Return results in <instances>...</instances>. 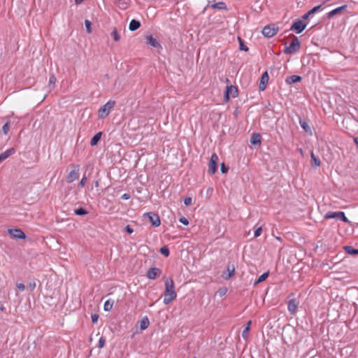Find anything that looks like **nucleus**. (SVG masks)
<instances>
[{"label": "nucleus", "mask_w": 358, "mask_h": 358, "mask_svg": "<svg viewBox=\"0 0 358 358\" xmlns=\"http://www.w3.org/2000/svg\"><path fill=\"white\" fill-rule=\"evenodd\" d=\"M301 43L296 36H294L291 43L284 50V53L287 55L294 54L299 50Z\"/></svg>", "instance_id": "f257e3e1"}, {"label": "nucleus", "mask_w": 358, "mask_h": 358, "mask_svg": "<svg viewBox=\"0 0 358 358\" xmlns=\"http://www.w3.org/2000/svg\"><path fill=\"white\" fill-rule=\"evenodd\" d=\"M115 105V101L110 100L99 110V118H104L109 115Z\"/></svg>", "instance_id": "f03ea898"}, {"label": "nucleus", "mask_w": 358, "mask_h": 358, "mask_svg": "<svg viewBox=\"0 0 358 358\" xmlns=\"http://www.w3.org/2000/svg\"><path fill=\"white\" fill-rule=\"evenodd\" d=\"M324 219H336L342 220L345 223H349L350 221L345 217V213L342 211L331 212L329 211L324 215Z\"/></svg>", "instance_id": "7ed1b4c3"}, {"label": "nucleus", "mask_w": 358, "mask_h": 358, "mask_svg": "<svg viewBox=\"0 0 358 358\" xmlns=\"http://www.w3.org/2000/svg\"><path fill=\"white\" fill-rule=\"evenodd\" d=\"M287 299L288 310L291 315H294L300 303V301L299 299L294 298L293 294L289 295Z\"/></svg>", "instance_id": "20e7f679"}, {"label": "nucleus", "mask_w": 358, "mask_h": 358, "mask_svg": "<svg viewBox=\"0 0 358 358\" xmlns=\"http://www.w3.org/2000/svg\"><path fill=\"white\" fill-rule=\"evenodd\" d=\"M218 161V156L215 153L212 154L208 164V172L210 174H214L217 171Z\"/></svg>", "instance_id": "39448f33"}, {"label": "nucleus", "mask_w": 358, "mask_h": 358, "mask_svg": "<svg viewBox=\"0 0 358 358\" xmlns=\"http://www.w3.org/2000/svg\"><path fill=\"white\" fill-rule=\"evenodd\" d=\"M306 27V23H304L302 20H297L292 24L290 29L293 31H295L296 34H301Z\"/></svg>", "instance_id": "423d86ee"}, {"label": "nucleus", "mask_w": 358, "mask_h": 358, "mask_svg": "<svg viewBox=\"0 0 358 358\" xmlns=\"http://www.w3.org/2000/svg\"><path fill=\"white\" fill-rule=\"evenodd\" d=\"M79 178V166H75L73 170L69 172L66 176V182L71 183Z\"/></svg>", "instance_id": "0eeeda50"}, {"label": "nucleus", "mask_w": 358, "mask_h": 358, "mask_svg": "<svg viewBox=\"0 0 358 358\" xmlns=\"http://www.w3.org/2000/svg\"><path fill=\"white\" fill-rule=\"evenodd\" d=\"M148 218L150 222H151L153 227H159L161 224L159 217L157 214L150 212L145 214Z\"/></svg>", "instance_id": "6e6552de"}, {"label": "nucleus", "mask_w": 358, "mask_h": 358, "mask_svg": "<svg viewBox=\"0 0 358 358\" xmlns=\"http://www.w3.org/2000/svg\"><path fill=\"white\" fill-rule=\"evenodd\" d=\"M8 232L13 238L24 239L26 237L24 233L20 229H10Z\"/></svg>", "instance_id": "1a4fd4ad"}, {"label": "nucleus", "mask_w": 358, "mask_h": 358, "mask_svg": "<svg viewBox=\"0 0 358 358\" xmlns=\"http://www.w3.org/2000/svg\"><path fill=\"white\" fill-rule=\"evenodd\" d=\"M162 273V270L157 267L150 268L147 271V277L149 279L154 280L159 276Z\"/></svg>", "instance_id": "9d476101"}, {"label": "nucleus", "mask_w": 358, "mask_h": 358, "mask_svg": "<svg viewBox=\"0 0 358 358\" xmlns=\"http://www.w3.org/2000/svg\"><path fill=\"white\" fill-rule=\"evenodd\" d=\"M262 34L267 37L271 38L273 36L277 33V29L274 27V26H265L262 29Z\"/></svg>", "instance_id": "9b49d317"}, {"label": "nucleus", "mask_w": 358, "mask_h": 358, "mask_svg": "<svg viewBox=\"0 0 358 358\" xmlns=\"http://www.w3.org/2000/svg\"><path fill=\"white\" fill-rule=\"evenodd\" d=\"M268 79H269L268 74L267 71H265L264 73H263V74L261 76V79H260V82H259V88L260 91H264L266 89V85L268 82Z\"/></svg>", "instance_id": "f8f14e48"}, {"label": "nucleus", "mask_w": 358, "mask_h": 358, "mask_svg": "<svg viewBox=\"0 0 358 358\" xmlns=\"http://www.w3.org/2000/svg\"><path fill=\"white\" fill-rule=\"evenodd\" d=\"M146 38V43L155 48H162V45L158 42V41L152 35H148L145 37Z\"/></svg>", "instance_id": "ddd939ff"}, {"label": "nucleus", "mask_w": 358, "mask_h": 358, "mask_svg": "<svg viewBox=\"0 0 358 358\" xmlns=\"http://www.w3.org/2000/svg\"><path fill=\"white\" fill-rule=\"evenodd\" d=\"M230 94L232 97H236L238 95V90L236 87L232 85L227 87L225 95V99L227 100H229Z\"/></svg>", "instance_id": "4468645a"}, {"label": "nucleus", "mask_w": 358, "mask_h": 358, "mask_svg": "<svg viewBox=\"0 0 358 358\" xmlns=\"http://www.w3.org/2000/svg\"><path fill=\"white\" fill-rule=\"evenodd\" d=\"M177 297L176 292H164V303L165 304H169Z\"/></svg>", "instance_id": "2eb2a0df"}, {"label": "nucleus", "mask_w": 358, "mask_h": 358, "mask_svg": "<svg viewBox=\"0 0 358 358\" xmlns=\"http://www.w3.org/2000/svg\"><path fill=\"white\" fill-rule=\"evenodd\" d=\"M348 6L347 5H343L340 7H338L334 10H332L331 11H330L329 13H328L327 14V17L329 19H331V17H333L334 15H337V14H339L341 13L342 11L343 10H345L346 8H347Z\"/></svg>", "instance_id": "dca6fc26"}, {"label": "nucleus", "mask_w": 358, "mask_h": 358, "mask_svg": "<svg viewBox=\"0 0 358 358\" xmlns=\"http://www.w3.org/2000/svg\"><path fill=\"white\" fill-rule=\"evenodd\" d=\"M261 135L258 133H254L252 134L250 138V143L252 145H261Z\"/></svg>", "instance_id": "f3484780"}, {"label": "nucleus", "mask_w": 358, "mask_h": 358, "mask_svg": "<svg viewBox=\"0 0 358 358\" xmlns=\"http://www.w3.org/2000/svg\"><path fill=\"white\" fill-rule=\"evenodd\" d=\"M15 152V150L14 148H10L0 154V162H3V160L6 159L8 157L13 155Z\"/></svg>", "instance_id": "a211bd4d"}, {"label": "nucleus", "mask_w": 358, "mask_h": 358, "mask_svg": "<svg viewBox=\"0 0 358 358\" xmlns=\"http://www.w3.org/2000/svg\"><path fill=\"white\" fill-rule=\"evenodd\" d=\"M301 79L302 78L301 76H296V75H293V76H289L287 78L286 83L289 85H292L293 83L301 81Z\"/></svg>", "instance_id": "6ab92c4d"}, {"label": "nucleus", "mask_w": 358, "mask_h": 358, "mask_svg": "<svg viewBox=\"0 0 358 358\" xmlns=\"http://www.w3.org/2000/svg\"><path fill=\"white\" fill-rule=\"evenodd\" d=\"M141 27V22L136 20H131L129 23V29L130 31H134L137 30Z\"/></svg>", "instance_id": "aec40b11"}, {"label": "nucleus", "mask_w": 358, "mask_h": 358, "mask_svg": "<svg viewBox=\"0 0 358 358\" xmlns=\"http://www.w3.org/2000/svg\"><path fill=\"white\" fill-rule=\"evenodd\" d=\"M299 124L301 128L308 133L311 134V129L308 125V122L306 120L299 118Z\"/></svg>", "instance_id": "412c9836"}, {"label": "nucleus", "mask_w": 358, "mask_h": 358, "mask_svg": "<svg viewBox=\"0 0 358 358\" xmlns=\"http://www.w3.org/2000/svg\"><path fill=\"white\" fill-rule=\"evenodd\" d=\"M311 159H310V164L312 166L315 167H319L320 166L321 162L319 158H317L313 153V152H311Z\"/></svg>", "instance_id": "4be33fe9"}, {"label": "nucleus", "mask_w": 358, "mask_h": 358, "mask_svg": "<svg viewBox=\"0 0 358 358\" xmlns=\"http://www.w3.org/2000/svg\"><path fill=\"white\" fill-rule=\"evenodd\" d=\"M210 7L212 8H217L219 10H227L226 3L223 1L213 3L210 6Z\"/></svg>", "instance_id": "5701e85b"}, {"label": "nucleus", "mask_w": 358, "mask_h": 358, "mask_svg": "<svg viewBox=\"0 0 358 358\" xmlns=\"http://www.w3.org/2000/svg\"><path fill=\"white\" fill-rule=\"evenodd\" d=\"M165 291H174V282L172 279L166 278L165 280Z\"/></svg>", "instance_id": "b1692460"}, {"label": "nucleus", "mask_w": 358, "mask_h": 358, "mask_svg": "<svg viewBox=\"0 0 358 358\" xmlns=\"http://www.w3.org/2000/svg\"><path fill=\"white\" fill-rule=\"evenodd\" d=\"M101 132H98L97 134H96L91 139L90 141V145L92 146H94L96 145L98 142L100 141L101 139Z\"/></svg>", "instance_id": "393cba45"}, {"label": "nucleus", "mask_w": 358, "mask_h": 358, "mask_svg": "<svg viewBox=\"0 0 358 358\" xmlns=\"http://www.w3.org/2000/svg\"><path fill=\"white\" fill-rule=\"evenodd\" d=\"M149 324H150V322H149L148 318L147 317H143L140 321V328H141V330L146 329L148 327Z\"/></svg>", "instance_id": "a878e982"}, {"label": "nucleus", "mask_w": 358, "mask_h": 358, "mask_svg": "<svg viewBox=\"0 0 358 358\" xmlns=\"http://www.w3.org/2000/svg\"><path fill=\"white\" fill-rule=\"evenodd\" d=\"M114 301L111 299H108L105 301L103 305V309L105 311H110L113 306Z\"/></svg>", "instance_id": "bb28decb"}, {"label": "nucleus", "mask_w": 358, "mask_h": 358, "mask_svg": "<svg viewBox=\"0 0 358 358\" xmlns=\"http://www.w3.org/2000/svg\"><path fill=\"white\" fill-rule=\"evenodd\" d=\"M251 324H252V322L251 321H248V323H247L246 327H245V329L243 330V331L242 333V336L245 340L248 339V334H249V331H250V328Z\"/></svg>", "instance_id": "cd10ccee"}, {"label": "nucleus", "mask_w": 358, "mask_h": 358, "mask_svg": "<svg viewBox=\"0 0 358 358\" xmlns=\"http://www.w3.org/2000/svg\"><path fill=\"white\" fill-rule=\"evenodd\" d=\"M268 272H265L264 273H262L259 278L258 279L255 280V282H254V285H257L259 282H262L263 281H264L268 276Z\"/></svg>", "instance_id": "c85d7f7f"}, {"label": "nucleus", "mask_w": 358, "mask_h": 358, "mask_svg": "<svg viewBox=\"0 0 358 358\" xmlns=\"http://www.w3.org/2000/svg\"><path fill=\"white\" fill-rule=\"evenodd\" d=\"M344 248L345 252L349 255H358V249H355L350 245L345 246Z\"/></svg>", "instance_id": "c756f323"}, {"label": "nucleus", "mask_w": 358, "mask_h": 358, "mask_svg": "<svg viewBox=\"0 0 358 358\" xmlns=\"http://www.w3.org/2000/svg\"><path fill=\"white\" fill-rule=\"evenodd\" d=\"M227 275H224V278L228 279L234 274V272H235L234 266H232L231 268H230V266H228L227 269Z\"/></svg>", "instance_id": "7c9ffc66"}, {"label": "nucleus", "mask_w": 358, "mask_h": 358, "mask_svg": "<svg viewBox=\"0 0 358 358\" xmlns=\"http://www.w3.org/2000/svg\"><path fill=\"white\" fill-rule=\"evenodd\" d=\"M160 252L162 255H164L166 257H169L170 255L169 249L166 245H164L160 248Z\"/></svg>", "instance_id": "2f4dec72"}, {"label": "nucleus", "mask_w": 358, "mask_h": 358, "mask_svg": "<svg viewBox=\"0 0 358 358\" xmlns=\"http://www.w3.org/2000/svg\"><path fill=\"white\" fill-rule=\"evenodd\" d=\"M56 81H57L56 77L54 75L50 76V79H49L50 90H52L54 88Z\"/></svg>", "instance_id": "473e14b6"}, {"label": "nucleus", "mask_w": 358, "mask_h": 358, "mask_svg": "<svg viewBox=\"0 0 358 358\" xmlns=\"http://www.w3.org/2000/svg\"><path fill=\"white\" fill-rule=\"evenodd\" d=\"M10 121L6 122L4 125L2 127V133L4 135H7L8 134L9 129H10Z\"/></svg>", "instance_id": "72a5a7b5"}, {"label": "nucleus", "mask_w": 358, "mask_h": 358, "mask_svg": "<svg viewBox=\"0 0 358 358\" xmlns=\"http://www.w3.org/2000/svg\"><path fill=\"white\" fill-rule=\"evenodd\" d=\"M75 214L77 215H84L87 214V211L83 208H80L75 210Z\"/></svg>", "instance_id": "f704fd0d"}, {"label": "nucleus", "mask_w": 358, "mask_h": 358, "mask_svg": "<svg viewBox=\"0 0 358 358\" xmlns=\"http://www.w3.org/2000/svg\"><path fill=\"white\" fill-rule=\"evenodd\" d=\"M111 35L113 36V38L115 41H118L120 39V36L119 34L117 33L116 28L113 29V30L111 33Z\"/></svg>", "instance_id": "c9c22d12"}, {"label": "nucleus", "mask_w": 358, "mask_h": 358, "mask_svg": "<svg viewBox=\"0 0 358 358\" xmlns=\"http://www.w3.org/2000/svg\"><path fill=\"white\" fill-rule=\"evenodd\" d=\"M322 5H319V6H315L314 8H313L311 10H310L308 11V14L310 15L315 13L316 12H317L321 8H322Z\"/></svg>", "instance_id": "e433bc0d"}, {"label": "nucleus", "mask_w": 358, "mask_h": 358, "mask_svg": "<svg viewBox=\"0 0 358 358\" xmlns=\"http://www.w3.org/2000/svg\"><path fill=\"white\" fill-rule=\"evenodd\" d=\"M85 27H86V30H87V33H91L92 32V29H91V22L88 20H85Z\"/></svg>", "instance_id": "4c0bfd02"}, {"label": "nucleus", "mask_w": 358, "mask_h": 358, "mask_svg": "<svg viewBox=\"0 0 358 358\" xmlns=\"http://www.w3.org/2000/svg\"><path fill=\"white\" fill-rule=\"evenodd\" d=\"M105 343H106V339L104 337L101 336L99 340V343H98L99 348H103L105 346Z\"/></svg>", "instance_id": "58836bf2"}, {"label": "nucleus", "mask_w": 358, "mask_h": 358, "mask_svg": "<svg viewBox=\"0 0 358 358\" xmlns=\"http://www.w3.org/2000/svg\"><path fill=\"white\" fill-rule=\"evenodd\" d=\"M238 39L240 41V50H244V51H248V47L243 44L242 40L240 38H238Z\"/></svg>", "instance_id": "ea45409f"}, {"label": "nucleus", "mask_w": 358, "mask_h": 358, "mask_svg": "<svg viewBox=\"0 0 358 358\" xmlns=\"http://www.w3.org/2000/svg\"><path fill=\"white\" fill-rule=\"evenodd\" d=\"M192 203V199L191 197H186L184 199V204L185 206H190Z\"/></svg>", "instance_id": "a19ab883"}, {"label": "nucleus", "mask_w": 358, "mask_h": 358, "mask_svg": "<svg viewBox=\"0 0 358 358\" xmlns=\"http://www.w3.org/2000/svg\"><path fill=\"white\" fill-rule=\"evenodd\" d=\"M262 232V227H259L257 229H256V230L255 231V233H254L255 237L259 236L261 235Z\"/></svg>", "instance_id": "79ce46f5"}, {"label": "nucleus", "mask_w": 358, "mask_h": 358, "mask_svg": "<svg viewBox=\"0 0 358 358\" xmlns=\"http://www.w3.org/2000/svg\"><path fill=\"white\" fill-rule=\"evenodd\" d=\"M179 222L185 225H188L189 224V221L185 217H181L180 219H179Z\"/></svg>", "instance_id": "37998d69"}, {"label": "nucleus", "mask_w": 358, "mask_h": 358, "mask_svg": "<svg viewBox=\"0 0 358 358\" xmlns=\"http://www.w3.org/2000/svg\"><path fill=\"white\" fill-rule=\"evenodd\" d=\"M86 181H87V178H86L85 176H84V177L81 179V180L80 181V182H79V184H78V186H79V187H83V186L85 185Z\"/></svg>", "instance_id": "c03bdc74"}, {"label": "nucleus", "mask_w": 358, "mask_h": 358, "mask_svg": "<svg viewBox=\"0 0 358 358\" xmlns=\"http://www.w3.org/2000/svg\"><path fill=\"white\" fill-rule=\"evenodd\" d=\"M92 323L95 324L97 322L99 319V315L97 314H94L91 317Z\"/></svg>", "instance_id": "a18cd8bd"}, {"label": "nucleus", "mask_w": 358, "mask_h": 358, "mask_svg": "<svg viewBox=\"0 0 358 358\" xmlns=\"http://www.w3.org/2000/svg\"><path fill=\"white\" fill-rule=\"evenodd\" d=\"M36 282L35 281H32V282H30L29 283V288L31 289V290H34L35 288H36Z\"/></svg>", "instance_id": "49530a36"}, {"label": "nucleus", "mask_w": 358, "mask_h": 358, "mask_svg": "<svg viewBox=\"0 0 358 358\" xmlns=\"http://www.w3.org/2000/svg\"><path fill=\"white\" fill-rule=\"evenodd\" d=\"M221 171L222 173H225L228 171V167L224 165V164H221Z\"/></svg>", "instance_id": "de8ad7c7"}, {"label": "nucleus", "mask_w": 358, "mask_h": 358, "mask_svg": "<svg viewBox=\"0 0 358 358\" xmlns=\"http://www.w3.org/2000/svg\"><path fill=\"white\" fill-rule=\"evenodd\" d=\"M125 231L128 233V234H132L134 232V229H132V227H131L129 225H127L125 227Z\"/></svg>", "instance_id": "09e8293b"}, {"label": "nucleus", "mask_w": 358, "mask_h": 358, "mask_svg": "<svg viewBox=\"0 0 358 358\" xmlns=\"http://www.w3.org/2000/svg\"><path fill=\"white\" fill-rule=\"evenodd\" d=\"M121 199L123 200H128L129 199H130V194L128 193L123 194L121 196Z\"/></svg>", "instance_id": "8fccbe9b"}, {"label": "nucleus", "mask_w": 358, "mask_h": 358, "mask_svg": "<svg viewBox=\"0 0 358 358\" xmlns=\"http://www.w3.org/2000/svg\"><path fill=\"white\" fill-rule=\"evenodd\" d=\"M17 287L20 291H23L25 289V285L23 283H17Z\"/></svg>", "instance_id": "3c124183"}, {"label": "nucleus", "mask_w": 358, "mask_h": 358, "mask_svg": "<svg viewBox=\"0 0 358 358\" xmlns=\"http://www.w3.org/2000/svg\"><path fill=\"white\" fill-rule=\"evenodd\" d=\"M309 16L310 15L308 14V12H307L306 13H305L303 16H302V19L303 20H308L309 18Z\"/></svg>", "instance_id": "603ef678"}, {"label": "nucleus", "mask_w": 358, "mask_h": 358, "mask_svg": "<svg viewBox=\"0 0 358 358\" xmlns=\"http://www.w3.org/2000/svg\"><path fill=\"white\" fill-rule=\"evenodd\" d=\"M354 142H355V143L356 146H357V148H358V136H357V137H355V138H354Z\"/></svg>", "instance_id": "864d4df0"}, {"label": "nucleus", "mask_w": 358, "mask_h": 358, "mask_svg": "<svg viewBox=\"0 0 358 358\" xmlns=\"http://www.w3.org/2000/svg\"><path fill=\"white\" fill-rule=\"evenodd\" d=\"M82 1L83 0H75L76 4H80Z\"/></svg>", "instance_id": "5fc2aeb1"}, {"label": "nucleus", "mask_w": 358, "mask_h": 358, "mask_svg": "<svg viewBox=\"0 0 358 358\" xmlns=\"http://www.w3.org/2000/svg\"><path fill=\"white\" fill-rule=\"evenodd\" d=\"M0 309H1V310H2V311H3V310H4V308H3V307H1V308H0Z\"/></svg>", "instance_id": "6e6d98bb"}, {"label": "nucleus", "mask_w": 358, "mask_h": 358, "mask_svg": "<svg viewBox=\"0 0 358 358\" xmlns=\"http://www.w3.org/2000/svg\"><path fill=\"white\" fill-rule=\"evenodd\" d=\"M299 150V152H300L301 153H302V149H301V148H300Z\"/></svg>", "instance_id": "4d7b16f0"}, {"label": "nucleus", "mask_w": 358, "mask_h": 358, "mask_svg": "<svg viewBox=\"0 0 358 358\" xmlns=\"http://www.w3.org/2000/svg\"><path fill=\"white\" fill-rule=\"evenodd\" d=\"M194 358H196V357H194Z\"/></svg>", "instance_id": "13d9d810"}]
</instances>
